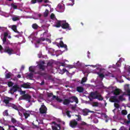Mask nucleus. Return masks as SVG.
Wrapping results in <instances>:
<instances>
[{
	"label": "nucleus",
	"instance_id": "1",
	"mask_svg": "<svg viewBox=\"0 0 130 130\" xmlns=\"http://www.w3.org/2000/svg\"><path fill=\"white\" fill-rule=\"evenodd\" d=\"M89 96L92 99H98L100 101H102L103 100V97H102V95L99 93L98 91L91 92Z\"/></svg>",
	"mask_w": 130,
	"mask_h": 130
},
{
	"label": "nucleus",
	"instance_id": "2",
	"mask_svg": "<svg viewBox=\"0 0 130 130\" xmlns=\"http://www.w3.org/2000/svg\"><path fill=\"white\" fill-rule=\"evenodd\" d=\"M40 114H46L47 113V108L44 104H43L39 109Z\"/></svg>",
	"mask_w": 130,
	"mask_h": 130
},
{
	"label": "nucleus",
	"instance_id": "3",
	"mask_svg": "<svg viewBox=\"0 0 130 130\" xmlns=\"http://www.w3.org/2000/svg\"><path fill=\"white\" fill-rule=\"evenodd\" d=\"M4 52L8 53L9 55H12L14 52V49L10 48V47H6L4 49Z\"/></svg>",
	"mask_w": 130,
	"mask_h": 130
},
{
	"label": "nucleus",
	"instance_id": "4",
	"mask_svg": "<svg viewBox=\"0 0 130 130\" xmlns=\"http://www.w3.org/2000/svg\"><path fill=\"white\" fill-rule=\"evenodd\" d=\"M19 89H20L19 85H15L10 89V93H11L12 95H13V94H14L15 92H17V91H18Z\"/></svg>",
	"mask_w": 130,
	"mask_h": 130
},
{
	"label": "nucleus",
	"instance_id": "5",
	"mask_svg": "<svg viewBox=\"0 0 130 130\" xmlns=\"http://www.w3.org/2000/svg\"><path fill=\"white\" fill-rule=\"evenodd\" d=\"M21 99L23 100H26V101H28V102H31V95L28 94H23L21 96Z\"/></svg>",
	"mask_w": 130,
	"mask_h": 130
},
{
	"label": "nucleus",
	"instance_id": "6",
	"mask_svg": "<svg viewBox=\"0 0 130 130\" xmlns=\"http://www.w3.org/2000/svg\"><path fill=\"white\" fill-rule=\"evenodd\" d=\"M52 123L56 126H52V129L53 130H60V124H57L55 121L52 122Z\"/></svg>",
	"mask_w": 130,
	"mask_h": 130
},
{
	"label": "nucleus",
	"instance_id": "7",
	"mask_svg": "<svg viewBox=\"0 0 130 130\" xmlns=\"http://www.w3.org/2000/svg\"><path fill=\"white\" fill-rule=\"evenodd\" d=\"M70 103H73V102H76V103H79V100L77 96H72L69 98Z\"/></svg>",
	"mask_w": 130,
	"mask_h": 130
},
{
	"label": "nucleus",
	"instance_id": "8",
	"mask_svg": "<svg viewBox=\"0 0 130 130\" xmlns=\"http://www.w3.org/2000/svg\"><path fill=\"white\" fill-rule=\"evenodd\" d=\"M69 124L71 127L75 128L78 125V122L75 119L72 120L70 121Z\"/></svg>",
	"mask_w": 130,
	"mask_h": 130
},
{
	"label": "nucleus",
	"instance_id": "9",
	"mask_svg": "<svg viewBox=\"0 0 130 130\" xmlns=\"http://www.w3.org/2000/svg\"><path fill=\"white\" fill-rule=\"evenodd\" d=\"M61 28L62 29H68L70 28V24L66 20L62 21Z\"/></svg>",
	"mask_w": 130,
	"mask_h": 130
},
{
	"label": "nucleus",
	"instance_id": "10",
	"mask_svg": "<svg viewBox=\"0 0 130 130\" xmlns=\"http://www.w3.org/2000/svg\"><path fill=\"white\" fill-rule=\"evenodd\" d=\"M12 100H13V98L6 96L5 98H4L3 102L4 103H5L6 105H8L10 104V102L12 101Z\"/></svg>",
	"mask_w": 130,
	"mask_h": 130
},
{
	"label": "nucleus",
	"instance_id": "11",
	"mask_svg": "<svg viewBox=\"0 0 130 130\" xmlns=\"http://www.w3.org/2000/svg\"><path fill=\"white\" fill-rule=\"evenodd\" d=\"M109 101L112 103L117 102V103H119V100H118L116 98V96H112L109 99Z\"/></svg>",
	"mask_w": 130,
	"mask_h": 130
},
{
	"label": "nucleus",
	"instance_id": "12",
	"mask_svg": "<svg viewBox=\"0 0 130 130\" xmlns=\"http://www.w3.org/2000/svg\"><path fill=\"white\" fill-rule=\"evenodd\" d=\"M57 9L59 10L60 13H62L64 11V6L60 4L57 5Z\"/></svg>",
	"mask_w": 130,
	"mask_h": 130
},
{
	"label": "nucleus",
	"instance_id": "13",
	"mask_svg": "<svg viewBox=\"0 0 130 130\" xmlns=\"http://www.w3.org/2000/svg\"><path fill=\"white\" fill-rule=\"evenodd\" d=\"M124 89L127 93V95L130 96L129 84H126L124 86Z\"/></svg>",
	"mask_w": 130,
	"mask_h": 130
},
{
	"label": "nucleus",
	"instance_id": "14",
	"mask_svg": "<svg viewBox=\"0 0 130 130\" xmlns=\"http://www.w3.org/2000/svg\"><path fill=\"white\" fill-rule=\"evenodd\" d=\"M83 114L84 116L88 115V113H92L93 111L89 110L88 109H83L82 110Z\"/></svg>",
	"mask_w": 130,
	"mask_h": 130
},
{
	"label": "nucleus",
	"instance_id": "15",
	"mask_svg": "<svg viewBox=\"0 0 130 130\" xmlns=\"http://www.w3.org/2000/svg\"><path fill=\"white\" fill-rule=\"evenodd\" d=\"M62 24V21L61 20H57L56 22L55 27H56V28H60V27H61V25Z\"/></svg>",
	"mask_w": 130,
	"mask_h": 130
},
{
	"label": "nucleus",
	"instance_id": "16",
	"mask_svg": "<svg viewBox=\"0 0 130 130\" xmlns=\"http://www.w3.org/2000/svg\"><path fill=\"white\" fill-rule=\"evenodd\" d=\"M59 45H60V47H61L62 48H65L66 50H68V46L63 44V42H62V41H60Z\"/></svg>",
	"mask_w": 130,
	"mask_h": 130
},
{
	"label": "nucleus",
	"instance_id": "17",
	"mask_svg": "<svg viewBox=\"0 0 130 130\" xmlns=\"http://www.w3.org/2000/svg\"><path fill=\"white\" fill-rule=\"evenodd\" d=\"M23 115L25 117V119H27V118L30 116V112L28 111H25L23 112Z\"/></svg>",
	"mask_w": 130,
	"mask_h": 130
},
{
	"label": "nucleus",
	"instance_id": "18",
	"mask_svg": "<svg viewBox=\"0 0 130 130\" xmlns=\"http://www.w3.org/2000/svg\"><path fill=\"white\" fill-rule=\"evenodd\" d=\"M120 94V90L118 88H116L114 91V95L115 96H118Z\"/></svg>",
	"mask_w": 130,
	"mask_h": 130
},
{
	"label": "nucleus",
	"instance_id": "19",
	"mask_svg": "<svg viewBox=\"0 0 130 130\" xmlns=\"http://www.w3.org/2000/svg\"><path fill=\"white\" fill-rule=\"evenodd\" d=\"M21 87L24 89H30V85L28 83H23L21 85Z\"/></svg>",
	"mask_w": 130,
	"mask_h": 130
},
{
	"label": "nucleus",
	"instance_id": "20",
	"mask_svg": "<svg viewBox=\"0 0 130 130\" xmlns=\"http://www.w3.org/2000/svg\"><path fill=\"white\" fill-rule=\"evenodd\" d=\"M71 103V102L70 101V99H65L63 101V105H69Z\"/></svg>",
	"mask_w": 130,
	"mask_h": 130
},
{
	"label": "nucleus",
	"instance_id": "21",
	"mask_svg": "<svg viewBox=\"0 0 130 130\" xmlns=\"http://www.w3.org/2000/svg\"><path fill=\"white\" fill-rule=\"evenodd\" d=\"M77 91L79 92V93H83V92H84V88L81 86H78L77 87Z\"/></svg>",
	"mask_w": 130,
	"mask_h": 130
},
{
	"label": "nucleus",
	"instance_id": "22",
	"mask_svg": "<svg viewBox=\"0 0 130 130\" xmlns=\"http://www.w3.org/2000/svg\"><path fill=\"white\" fill-rule=\"evenodd\" d=\"M11 107H12V108H13V109H15V110H17L19 111V107H18V106L14 104H11Z\"/></svg>",
	"mask_w": 130,
	"mask_h": 130
},
{
	"label": "nucleus",
	"instance_id": "23",
	"mask_svg": "<svg viewBox=\"0 0 130 130\" xmlns=\"http://www.w3.org/2000/svg\"><path fill=\"white\" fill-rule=\"evenodd\" d=\"M31 27L32 29H34L35 30H37L39 26H38V24L37 23H34L32 24Z\"/></svg>",
	"mask_w": 130,
	"mask_h": 130
},
{
	"label": "nucleus",
	"instance_id": "24",
	"mask_svg": "<svg viewBox=\"0 0 130 130\" xmlns=\"http://www.w3.org/2000/svg\"><path fill=\"white\" fill-rule=\"evenodd\" d=\"M12 29L15 32V33H19V31H18V30L17 29V25H13L12 26Z\"/></svg>",
	"mask_w": 130,
	"mask_h": 130
},
{
	"label": "nucleus",
	"instance_id": "25",
	"mask_svg": "<svg viewBox=\"0 0 130 130\" xmlns=\"http://www.w3.org/2000/svg\"><path fill=\"white\" fill-rule=\"evenodd\" d=\"M39 69L40 71H44V70H45V66L42 64H39Z\"/></svg>",
	"mask_w": 130,
	"mask_h": 130
},
{
	"label": "nucleus",
	"instance_id": "26",
	"mask_svg": "<svg viewBox=\"0 0 130 130\" xmlns=\"http://www.w3.org/2000/svg\"><path fill=\"white\" fill-rule=\"evenodd\" d=\"M118 100H119V101H124V100H125V99L123 98V94L119 95L118 97Z\"/></svg>",
	"mask_w": 130,
	"mask_h": 130
},
{
	"label": "nucleus",
	"instance_id": "27",
	"mask_svg": "<svg viewBox=\"0 0 130 130\" xmlns=\"http://www.w3.org/2000/svg\"><path fill=\"white\" fill-rule=\"evenodd\" d=\"M66 115H67V116L69 118H71L72 117V115H71V111H69V110H67L66 112Z\"/></svg>",
	"mask_w": 130,
	"mask_h": 130
},
{
	"label": "nucleus",
	"instance_id": "28",
	"mask_svg": "<svg viewBox=\"0 0 130 130\" xmlns=\"http://www.w3.org/2000/svg\"><path fill=\"white\" fill-rule=\"evenodd\" d=\"M92 106L93 107H98L99 106V103L98 102H93L92 103Z\"/></svg>",
	"mask_w": 130,
	"mask_h": 130
},
{
	"label": "nucleus",
	"instance_id": "29",
	"mask_svg": "<svg viewBox=\"0 0 130 130\" xmlns=\"http://www.w3.org/2000/svg\"><path fill=\"white\" fill-rule=\"evenodd\" d=\"M19 20H20V18H19V17H12V21H13L14 22L19 21Z\"/></svg>",
	"mask_w": 130,
	"mask_h": 130
},
{
	"label": "nucleus",
	"instance_id": "30",
	"mask_svg": "<svg viewBox=\"0 0 130 130\" xmlns=\"http://www.w3.org/2000/svg\"><path fill=\"white\" fill-rule=\"evenodd\" d=\"M11 122H12V123H14V124L18 123L19 122V121L16 120V119H15L14 118H11Z\"/></svg>",
	"mask_w": 130,
	"mask_h": 130
},
{
	"label": "nucleus",
	"instance_id": "31",
	"mask_svg": "<svg viewBox=\"0 0 130 130\" xmlns=\"http://www.w3.org/2000/svg\"><path fill=\"white\" fill-rule=\"evenodd\" d=\"M53 64V62L49 61L47 63V67H50V69H52Z\"/></svg>",
	"mask_w": 130,
	"mask_h": 130
},
{
	"label": "nucleus",
	"instance_id": "32",
	"mask_svg": "<svg viewBox=\"0 0 130 130\" xmlns=\"http://www.w3.org/2000/svg\"><path fill=\"white\" fill-rule=\"evenodd\" d=\"M49 13V11H48V10L46 9L45 12L44 13V17H47V16H48Z\"/></svg>",
	"mask_w": 130,
	"mask_h": 130
},
{
	"label": "nucleus",
	"instance_id": "33",
	"mask_svg": "<svg viewBox=\"0 0 130 130\" xmlns=\"http://www.w3.org/2000/svg\"><path fill=\"white\" fill-rule=\"evenodd\" d=\"M87 82V77H84L82 79L81 84H83V83H86Z\"/></svg>",
	"mask_w": 130,
	"mask_h": 130
},
{
	"label": "nucleus",
	"instance_id": "34",
	"mask_svg": "<svg viewBox=\"0 0 130 130\" xmlns=\"http://www.w3.org/2000/svg\"><path fill=\"white\" fill-rule=\"evenodd\" d=\"M11 7H12V8L13 9H14V10H17V9H18V6L15 5V4L12 3L11 5Z\"/></svg>",
	"mask_w": 130,
	"mask_h": 130
},
{
	"label": "nucleus",
	"instance_id": "35",
	"mask_svg": "<svg viewBox=\"0 0 130 130\" xmlns=\"http://www.w3.org/2000/svg\"><path fill=\"white\" fill-rule=\"evenodd\" d=\"M98 75H99V77L101 78V79H103V78L105 77V76L102 73L100 74L99 73H98Z\"/></svg>",
	"mask_w": 130,
	"mask_h": 130
},
{
	"label": "nucleus",
	"instance_id": "36",
	"mask_svg": "<svg viewBox=\"0 0 130 130\" xmlns=\"http://www.w3.org/2000/svg\"><path fill=\"white\" fill-rule=\"evenodd\" d=\"M11 73H8L7 74H6L5 77H6V79H10V78H11Z\"/></svg>",
	"mask_w": 130,
	"mask_h": 130
},
{
	"label": "nucleus",
	"instance_id": "37",
	"mask_svg": "<svg viewBox=\"0 0 130 130\" xmlns=\"http://www.w3.org/2000/svg\"><path fill=\"white\" fill-rule=\"evenodd\" d=\"M4 116H9V113L8 112V110H6L3 113Z\"/></svg>",
	"mask_w": 130,
	"mask_h": 130
},
{
	"label": "nucleus",
	"instance_id": "38",
	"mask_svg": "<svg viewBox=\"0 0 130 130\" xmlns=\"http://www.w3.org/2000/svg\"><path fill=\"white\" fill-rule=\"evenodd\" d=\"M14 85V83L12 81H9L8 82V87H12Z\"/></svg>",
	"mask_w": 130,
	"mask_h": 130
},
{
	"label": "nucleus",
	"instance_id": "39",
	"mask_svg": "<svg viewBox=\"0 0 130 130\" xmlns=\"http://www.w3.org/2000/svg\"><path fill=\"white\" fill-rule=\"evenodd\" d=\"M121 112L123 115H126L127 114V111L125 110H123Z\"/></svg>",
	"mask_w": 130,
	"mask_h": 130
},
{
	"label": "nucleus",
	"instance_id": "40",
	"mask_svg": "<svg viewBox=\"0 0 130 130\" xmlns=\"http://www.w3.org/2000/svg\"><path fill=\"white\" fill-rule=\"evenodd\" d=\"M34 75L33 74V73H30L28 75V78H29V79H32L33 78Z\"/></svg>",
	"mask_w": 130,
	"mask_h": 130
},
{
	"label": "nucleus",
	"instance_id": "41",
	"mask_svg": "<svg viewBox=\"0 0 130 130\" xmlns=\"http://www.w3.org/2000/svg\"><path fill=\"white\" fill-rule=\"evenodd\" d=\"M29 72H30V73H34V72H35V71L34 70V69H33L32 67H30L29 68Z\"/></svg>",
	"mask_w": 130,
	"mask_h": 130
},
{
	"label": "nucleus",
	"instance_id": "42",
	"mask_svg": "<svg viewBox=\"0 0 130 130\" xmlns=\"http://www.w3.org/2000/svg\"><path fill=\"white\" fill-rule=\"evenodd\" d=\"M76 116H77L78 117V118L76 119V120H77V121H80V120H82V118H81V115H76Z\"/></svg>",
	"mask_w": 130,
	"mask_h": 130
},
{
	"label": "nucleus",
	"instance_id": "43",
	"mask_svg": "<svg viewBox=\"0 0 130 130\" xmlns=\"http://www.w3.org/2000/svg\"><path fill=\"white\" fill-rule=\"evenodd\" d=\"M76 108H77V105L72 106L71 107V109H72V110H73V111H76Z\"/></svg>",
	"mask_w": 130,
	"mask_h": 130
},
{
	"label": "nucleus",
	"instance_id": "44",
	"mask_svg": "<svg viewBox=\"0 0 130 130\" xmlns=\"http://www.w3.org/2000/svg\"><path fill=\"white\" fill-rule=\"evenodd\" d=\"M116 66L117 68H120V67H121V63L118 62L116 63Z\"/></svg>",
	"mask_w": 130,
	"mask_h": 130
},
{
	"label": "nucleus",
	"instance_id": "45",
	"mask_svg": "<svg viewBox=\"0 0 130 130\" xmlns=\"http://www.w3.org/2000/svg\"><path fill=\"white\" fill-rule=\"evenodd\" d=\"M56 100H57V101H58V102H62V100H61V99L59 98L58 96L56 97Z\"/></svg>",
	"mask_w": 130,
	"mask_h": 130
},
{
	"label": "nucleus",
	"instance_id": "46",
	"mask_svg": "<svg viewBox=\"0 0 130 130\" xmlns=\"http://www.w3.org/2000/svg\"><path fill=\"white\" fill-rule=\"evenodd\" d=\"M47 96L49 98H50V97H52V96H53V93L52 92L48 93L47 94Z\"/></svg>",
	"mask_w": 130,
	"mask_h": 130
},
{
	"label": "nucleus",
	"instance_id": "47",
	"mask_svg": "<svg viewBox=\"0 0 130 130\" xmlns=\"http://www.w3.org/2000/svg\"><path fill=\"white\" fill-rule=\"evenodd\" d=\"M114 106L116 107V108H119V104H116V103H114Z\"/></svg>",
	"mask_w": 130,
	"mask_h": 130
},
{
	"label": "nucleus",
	"instance_id": "48",
	"mask_svg": "<svg viewBox=\"0 0 130 130\" xmlns=\"http://www.w3.org/2000/svg\"><path fill=\"white\" fill-rule=\"evenodd\" d=\"M80 125H87V123H86L84 121H83L80 123Z\"/></svg>",
	"mask_w": 130,
	"mask_h": 130
},
{
	"label": "nucleus",
	"instance_id": "49",
	"mask_svg": "<svg viewBox=\"0 0 130 130\" xmlns=\"http://www.w3.org/2000/svg\"><path fill=\"white\" fill-rule=\"evenodd\" d=\"M125 129H126V128L124 127V126H122L121 127H120L119 130H125Z\"/></svg>",
	"mask_w": 130,
	"mask_h": 130
},
{
	"label": "nucleus",
	"instance_id": "50",
	"mask_svg": "<svg viewBox=\"0 0 130 130\" xmlns=\"http://www.w3.org/2000/svg\"><path fill=\"white\" fill-rule=\"evenodd\" d=\"M62 71L63 73H69V71L66 68L63 69Z\"/></svg>",
	"mask_w": 130,
	"mask_h": 130
},
{
	"label": "nucleus",
	"instance_id": "51",
	"mask_svg": "<svg viewBox=\"0 0 130 130\" xmlns=\"http://www.w3.org/2000/svg\"><path fill=\"white\" fill-rule=\"evenodd\" d=\"M110 75H111V73L107 72V73L105 74V76H106V77H108V76H110Z\"/></svg>",
	"mask_w": 130,
	"mask_h": 130
},
{
	"label": "nucleus",
	"instance_id": "52",
	"mask_svg": "<svg viewBox=\"0 0 130 130\" xmlns=\"http://www.w3.org/2000/svg\"><path fill=\"white\" fill-rule=\"evenodd\" d=\"M20 94L21 95H25L26 94V91H21Z\"/></svg>",
	"mask_w": 130,
	"mask_h": 130
},
{
	"label": "nucleus",
	"instance_id": "53",
	"mask_svg": "<svg viewBox=\"0 0 130 130\" xmlns=\"http://www.w3.org/2000/svg\"><path fill=\"white\" fill-rule=\"evenodd\" d=\"M37 3V0H31V4H36Z\"/></svg>",
	"mask_w": 130,
	"mask_h": 130
},
{
	"label": "nucleus",
	"instance_id": "54",
	"mask_svg": "<svg viewBox=\"0 0 130 130\" xmlns=\"http://www.w3.org/2000/svg\"><path fill=\"white\" fill-rule=\"evenodd\" d=\"M8 36H9V34H8V32H5L4 33V37L5 38H7Z\"/></svg>",
	"mask_w": 130,
	"mask_h": 130
},
{
	"label": "nucleus",
	"instance_id": "55",
	"mask_svg": "<svg viewBox=\"0 0 130 130\" xmlns=\"http://www.w3.org/2000/svg\"><path fill=\"white\" fill-rule=\"evenodd\" d=\"M3 41V43H6V42H7V38L4 37Z\"/></svg>",
	"mask_w": 130,
	"mask_h": 130
},
{
	"label": "nucleus",
	"instance_id": "56",
	"mask_svg": "<svg viewBox=\"0 0 130 130\" xmlns=\"http://www.w3.org/2000/svg\"><path fill=\"white\" fill-rule=\"evenodd\" d=\"M50 17H51V19H54V17H55L54 14L53 13H52L51 14Z\"/></svg>",
	"mask_w": 130,
	"mask_h": 130
},
{
	"label": "nucleus",
	"instance_id": "57",
	"mask_svg": "<svg viewBox=\"0 0 130 130\" xmlns=\"http://www.w3.org/2000/svg\"><path fill=\"white\" fill-rule=\"evenodd\" d=\"M40 42H41V40L40 39V38H39L37 41V43L38 44H40Z\"/></svg>",
	"mask_w": 130,
	"mask_h": 130
},
{
	"label": "nucleus",
	"instance_id": "58",
	"mask_svg": "<svg viewBox=\"0 0 130 130\" xmlns=\"http://www.w3.org/2000/svg\"><path fill=\"white\" fill-rule=\"evenodd\" d=\"M40 39L41 40V41H45V38H40Z\"/></svg>",
	"mask_w": 130,
	"mask_h": 130
},
{
	"label": "nucleus",
	"instance_id": "59",
	"mask_svg": "<svg viewBox=\"0 0 130 130\" xmlns=\"http://www.w3.org/2000/svg\"><path fill=\"white\" fill-rule=\"evenodd\" d=\"M61 67H66V63H61Z\"/></svg>",
	"mask_w": 130,
	"mask_h": 130
},
{
	"label": "nucleus",
	"instance_id": "60",
	"mask_svg": "<svg viewBox=\"0 0 130 130\" xmlns=\"http://www.w3.org/2000/svg\"><path fill=\"white\" fill-rule=\"evenodd\" d=\"M3 46L2 45H0V51H3Z\"/></svg>",
	"mask_w": 130,
	"mask_h": 130
},
{
	"label": "nucleus",
	"instance_id": "61",
	"mask_svg": "<svg viewBox=\"0 0 130 130\" xmlns=\"http://www.w3.org/2000/svg\"><path fill=\"white\" fill-rule=\"evenodd\" d=\"M17 77L18 78V79H20V78H21V76L20 74H18Z\"/></svg>",
	"mask_w": 130,
	"mask_h": 130
},
{
	"label": "nucleus",
	"instance_id": "62",
	"mask_svg": "<svg viewBox=\"0 0 130 130\" xmlns=\"http://www.w3.org/2000/svg\"><path fill=\"white\" fill-rule=\"evenodd\" d=\"M128 120H130V113L127 115Z\"/></svg>",
	"mask_w": 130,
	"mask_h": 130
},
{
	"label": "nucleus",
	"instance_id": "63",
	"mask_svg": "<svg viewBox=\"0 0 130 130\" xmlns=\"http://www.w3.org/2000/svg\"><path fill=\"white\" fill-rule=\"evenodd\" d=\"M37 2L38 3H42V2H43V0H37Z\"/></svg>",
	"mask_w": 130,
	"mask_h": 130
},
{
	"label": "nucleus",
	"instance_id": "64",
	"mask_svg": "<svg viewBox=\"0 0 130 130\" xmlns=\"http://www.w3.org/2000/svg\"><path fill=\"white\" fill-rule=\"evenodd\" d=\"M24 69H25V67L24 66H22L21 67V70H24Z\"/></svg>",
	"mask_w": 130,
	"mask_h": 130
}]
</instances>
